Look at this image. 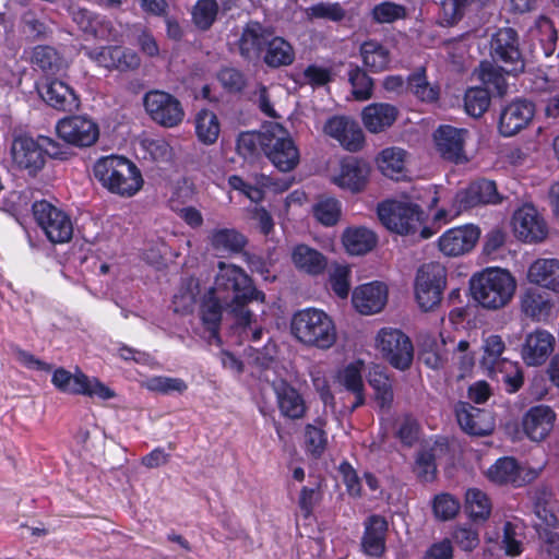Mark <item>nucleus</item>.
Here are the masks:
<instances>
[{"instance_id":"nucleus-1","label":"nucleus","mask_w":559,"mask_h":559,"mask_svg":"<svg viewBox=\"0 0 559 559\" xmlns=\"http://www.w3.org/2000/svg\"><path fill=\"white\" fill-rule=\"evenodd\" d=\"M211 289L231 307V311L237 316V323L242 326L250 325L253 317L245 307L253 300L264 301L265 298L264 293L257 289L252 278L242 267L223 261L217 264L214 287Z\"/></svg>"},{"instance_id":"nucleus-2","label":"nucleus","mask_w":559,"mask_h":559,"mask_svg":"<svg viewBox=\"0 0 559 559\" xmlns=\"http://www.w3.org/2000/svg\"><path fill=\"white\" fill-rule=\"evenodd\" d=\"M516 289V281L510 271L500 267H486L469 278V293L473 300L487 310L506 307Z\"/></svg>"},{"instance_id":"nucleus-3","label":"nucleus","mask_w":559,"mask_h":559,"mask_svg":"<svg viewBox=\"0 0 559 559\" xmlns=\"http://www.w3.org/2000/svg\"><path fill=\"white\" fill-rule=\"evenodd\" d=\"M93 173L104 188L123 198L135 195L144 183L139 167L124 156L100 157L94 164Z\"/></svg>"},{"instance_id":"nucleus-4","label":"nucleus","mask_w":559,"mask_h":559,"mask_svg":"<svg viewBox=\"0 0 559 559\" xmlns=\"http://www.w3.org/2000/svg\"><path fill=\"white\" fill-rule=\"evenodd\" d=\"M10 153L13 166L33 178L44 169L48 158L62 159L64 155L63 146L56 140L25 133L13 138Z\"/></svg>"},{"instance_id":"nucleus-5","label":"nucleus","mask_w":559,"mask_h":559,"mask_svg":"<svg viewBox=\"0 0 559 559\" xmlns=\"http://www.w3.org/2000/svg\"><path fill=\"white\" fill-rule=\"evenodd\" d=\"M377 212L383 226L399 235H414L419 231L423 239H428L436 233L424 225L428 213L418 204L386 200L379 203Z\"/></svg>"},{"instance_id":"nucleus-6","label":"nucleus","mask_w":559,"mask_h":559,"mask_svg":"<svg viewBox=\"0 0 559 559\" xmlns=\"http://www.w3.org/2000/svg\"><path fill=\"white\" fill-rule=\"evenodd\" d=\"M290 331L300 343L320 349H328L336 342L334 322L323 310L314 308L294 313Z\"/></svg>"},{"instance_id":"nucleus-7","label":"nucleus","mask_w":559,"mask_h":559,"mask_svg":"<svg viewBox=\"0 0 559 559\" xmlns=\"http://www.w3.org/2000/svg\"><path fill=\"white\" fill-rule=\"evenodd\" d=\"M502 201L493 180L486 178L472 181L467 188L455 193L452 209L440 207L432 216L433 223L444 224L450 218L457 216L461 212L476 207L481 204H499Z\"/></svg>"},{"instance_id":"nucleus-8","label":"nucleus","mask_w":559,"mask_h":559,"mask_svg":"<svg viewBox=\"0 0 559 559\" xmlns=\"http://www.w3.org/2000/svg\"><path fill=\"white\" fill-rule=\"evenodd\" d=\"M33 217L47 240L52 245L69 242L73 237V223L70 215L55 204L46 201H35Z\"/></svg>"},{"instance_id":"nucleus-9","label":"nucleus","mask_w":559,"mask_h":559,"mask_svg":"<svg viewBox=\"0 0 559 559\" xmlns=\"http://www.w3.org/2000/svg\"><path fill=\"white\" fill-rule=\"evenodd\" d=\"M51 383L59 392L66 394L97 397L102 401L116 396V392L98 378H91L80 370L71 373L66 368L59 367L52 373Z\"/></svg>"},{"instance_id":"nucleus-10","label":"nucleus","mask_w":559,"mask_h":559,"mask_svg":"<svg viewBox=\"0 0 559 559\" xmlns=\"http://www.w3.org/2000/svg\"><path fill=\"white\" fill-rule=\"evenodd\" d=\"M447 286V269L439 262L423 264L415 278V297L424 311L440 305Z\"/></svg>"},{"instance_id":"nucleus-11","label":"nucleus","mask_w":559,"mask_h":559,"mask_svg":"<svg viewBox=\"0 0 559 559\" xmlns=\"http://www.w3.org/2000/svg\"><path fill=\"white\" fill-rule=\"evenodd\" d=\"M382 358L394 369L406 371L414 360V346L408 335L393 328H382L376 337Z\"/></svg>"},{"instance_id":"nucleus-12","label":"nucleus","mask_w":559,"mask_h":559,"mask_svg":"<svg viewBox=\"0 0 559 559\" xmlns=\"http://www.w3.org/2000/svg\"><path fill=\"white\" fill-rule=\"evenodd\" d=\"M265 141L263 153L280 171H290L298 165L299 150L283 127L272 126Z\"/></svg>"},{"instance_id":"nucleus-13","label":"nucleus","mask_w":559,"mask_h":559,"mask_svg":"<svg viewBox=\"0 0 559 559\" xmlns=\"http://www.w3.org/2000/svg\"><path fill=\"white\" fill-rule=\"evenodd\" d=\"M56 131L62 141L79 148L93 146L100 135L98 123L84 115L60 119L56 124Z\"/></svg>"},{"instance_id":"nucleus-14","label":"nucleus","mask_w":559,"mask_h":559,"mask_svg":"<svg viewBox=\"0 0 559 559\" xmlns=\"http://www.w3.org/2000/svg\"><path fill=\"white\" fill-rule=\"evenodd\" d=\"M143 104L151 119L162 127L173 128L183 120L181 103L167 92L150 91L144 95Z\"/></svg>"},{"instance_id":"nucleus-15","label":"nucleus","mask_w":559,"mask_h":559,"mask_svg":"<svg viewBox=\"0 0 559 559\" xmlns=\"http://www.w3.org/2000/svg\"><path fill=\"white\" fill-rule=\"evenodd\" d=\"M84 53L98 66L119 72L134 71L141 64L134 50L120 45L84 48Z\"/></svg>"},{"instance_id":"nucleus-16","label":"nucleus","mask_w":559,"mask_h":559,"mask_svg":"<svg viewBox=\"0 0 559 559\" xmlns=\"http://www.w3.org/2000/svg\"><path fill=\"white\" fill-rule=\"evenodd\" d=\"M513 230L516 238L526 243H538L546 239L548 227L532 204H524L513 214Z\"/></svg>"},{"instance_id":"nucleus-17","label":"nucleus","mask_w":559,"mask_h":559,"mask_svg":"<svg viewBox=\"0 0 559 559\" xmlns=\"http://www.w3.org/2000/svg\"><path fill=\"white\" fill-rule=\"evenodd\" d=\"M468 131L450 124H441L433 132V141L440 156L448 162L462 164L467 160L465 140Z\"/></svg>"},{"instance_id":"nucleus-18","label":"nucleus","mask_w":559,"mask_h":559,"mask_svg":"<svg viewBox=\"0 0 559 559\" xmlns=\"http://www.w3.org/2000/svg\"><path fill=\"white\" fill-rule=\"evenodd\" d=\"M535 116V104L525 98H515L502 108L499 117V132L512 136L526 128Z\"/></svg>"},{"instance_id":"nucleus-19","label":"nucleus","mask_w":559,"mask_h":559,"mask_svg":"<svg viewBox=\"0 0 559 559\" xmlns=\"http://www.w3.org/2000/svg\"><path fill=\"white\" fill-rule=\"evenodd\" d=\"M455 416L461 429L471 436H488L495 429V418L490 411L478 408L467 402H459Z\"/></svg>"},{"instance_id":"nucleus-20","label":"nucleus","mask_w":559,"mask_h":559,"mask_svg":"<svg viewBox=\"0 0 559 559\" xmlns=\"http://www.w3.org/2000/svg\"><path fill=\"white\" fill-rule=\"evenodd\" d=\"M479 235V228L474 225L453 227L439 237L438 246L448 257L463 255L475 247Z\"/></svg>"},{"instance_id":"nucleus-21","label":"nucleus","mask_w":559,"mask_h":559,"mask_svg":"<svg viewBox=\"0 0 559 559\" xmlns=\"http://www.w3.org/2000/svg\"><path fill=\"white\" fill-rule=\"evenodd\" d=\"M556 417L555 411L548 405L532 406L522 417V430L530 440L540 442L552 430Z\"/></svg>"},{"instance_id":"nucleus-22","label":"nucleus","mask_w":559,"mask_h":559,"mask_svg":"<svg viewBox=\"0 0 559 559\" xmlns=\"http://www.w3.org/2000/svg\"><path fill=\"white\" fill-rule=\"evenodd\" d=\"M325 134L338 141L349 152H358L365 143V135L360 127L343 116L329 118L323 128Z\"/></svg>"},{"instance_id":"nucleus-23","label":"nucleus","mask_w":559,"mask_h":559,"mask_svg":"<svg viewBox=\"0 0 559 559\" xmlns=\"http://www.w3.org/2000/svg\"><path fill=\"white\" fill-rule=\"evenodd\" d=\"M555 336L544 329L528 333L521 348V356L527 366H542L555 349Z\"/></svg>"},{"instance_id":"nucleus-24","label":"nucleus","mask_w":559,"mask_h":559,"mask_svg":"<svg viewBox=\"0 0 559 559\" xmlns=\"http://www.w3.org/2000/svg\"><path fill=\"white\" fill-rule=\"evenodd\" d=\"M386 301L388 287L384 283L378 281L356 287L352 296L355 309L366 316L380 312Z\"/></svg>"},{"instance_id":"nucleus-25","label":"nucleus","mask_w":559,"mask_h":559,"mask_svg":"<svg viewBox=\"0 0 559 559\" xmlns=\"http://www.w3.org/2000/svg\"><path fill=\"white\" fill-rule=\"evenodd\" d=\"M274 392L278 411L283 417L290 420L305 418L308 405L298 389L283 380L274 386Z\"/></svg>"},{"instance_id":"nucleus-26","label":"nucleus","mask_w":559,"mask_h":559,"mask_svg":"<svg viewBox=\"0 0 559 559\" xmlns=\"http://www.w3.org/2000/svg\"><path fill=\"white\" fill-rule=\"evenodd\" d=\"M552 309L554 301L550 296L537 287H528L520 296V310L533 322H547Z\"/></svg>"},{"instance_id":"nucleus-27","label":"nucleus","mask_w":559,"mask_h":559,"mask_svg":"<svg viewBox=\"0 0 559 559\" xmlns=\"http://www.w3.org/2000/svg\"><path fill=\"white\" fill-rule=\"evenodd\" d=\"M369 175L370 166L366 160L357 157L344 158L335 183L353 193H358L366 188Z\"/></svg>"},{"instance_id":"nucleus-28","label":"nucleus","mask_w":559,"mask_h":559,"mask_svg":"<svg viewBox=\"0 0 559 559\" xmlns=\"http://www.w3.org/2000/svg\"><path fill=\"white\" fill-rule=\"evenodd\" d=\"M519 37H491V57L503 64L507 74H516L524 70L525 63L519 48Z\"/></svg>"},{"instance_id":"nucleus-29","label":"nucleus","mask_w":559,"mask_h":559,"mask_svg":"<svg viewBox=\"0 0 559 559\" xmlns=\"http://www.w3.org/2000/svg\"><path fill=\"white\" fill-rule=\"evenodd\" d=\"M388 527V521L380 514H372L366 519L361 537V548L366 555L377 558L384 555Z\"/></svg>"},{"instance_id":"nucleus-30","label":"nucleus","mask_w":559,"mask_h":559,"mask_svg":"<svg viewBox=\"0 0 559 559\" xmlns=\"http://www.w3.org/2000/svg\"><path fill=\"white\" fill-rule=\"evenodd\" d=\"M224 305L215 290L210 289L200 305L202 325L209 332V343L222 344L219 335Z\"/></svg>"},{"instance_id":"nucleus-31","label":"nucleus","mask_w":559,"mask_h":559,"mask_svg":"<svg viewBox=\"0 0 559 559\" xmlns=\"http://www.w3.org/2000/svg\"><path fill=\"white\" fill-rule=\"evenodd\" d=\"M531 284L559 294V260L556 258H538L527 270Z\"/></svg>"},{"instance_id":"nucleus-32","label":"nucleus","mask_w":559,"mask_h":559,"mask_svg":"<svg viewBox=\"0 0 559 559\" xmlns=\"http://www.w3.org/2000/svg\"><path fill=\"white\" fill-rule=\"evenodd\" d=\"M41 97L50 107L57 110L72 111L80 106V98L74 90L58 79L47 82Z\"/></svg>"},{"instance_id":"nucleus-33","label":"nucleus","mask_w":559,"mask_h":559,"mask_svg":"<svg viewBox=\"0 0 559 559\" xmlns=\"http://www.w3.org/2000/svg\"><path fill=\"white\" fill-rule=\"evenodd\" d=\"M399 115L394 105L386 103H373L361 111V120L365 128L371 133H379L391 127Z\"/></svg>"},{"instance_id":"nucleus-34","label":"nucleus","mask_w":559,"mask_h":559,"mask_svg":"<svg viewBox=\"0 0 559 559\" xmlns=\"http://www.w3.org/2000/svg\"><path fill=\"white\" fill-rule=\"evenodd\" d=\"M292 261L297 270L312 276L323 274L328 267L326 257L306 243H298L293 248Z\"/></svg>"},{"instance_id":"nucleus-35","label":"nucleus","mask_w":559,"mask_h":559,"mask_svg":"<svg viewBox=\"0 0 559 559\" xmlns=\"http://www.w3.org/2000/svg\"><path fill=\"white\" fill-rule=\"evenodd\" d=\"M522 468L512 456L498 459L487 471V477L497 485H511L521 487L524 484L521 477Z\"/></svg>"},{"instance_id":"nucleus-36","label":"nucleus","mask_w":559,"mask_h":559,"mask_svg":"<svg viewBox=\"0 0 559 559\" xmlns=\"http://www.w3.org/2000/svg\"><path fill=\"white\" fill-rule=\"evenodd\" d=\"M378 242L377 235L367 227H347L342 234V243L352 255L370 252Z\"/></svg>"},{"instance_id":"nucleus-37","label":"nucleus","mask_w":559,"mask_h":559,"mask_svg":"<svg viewBox=\"0 0 559 559\" xmlns=\"http://www.w3.org/2000/svg\"><path fill=\"white\" fill-rule=\"evenodd\" d=\"M31 61L47 76L57 75L68 68L66 58L56 48L47 45L34 47Z\"/></svg>"},{"instance_id":"nucleus-38","label":"nucleus","mask_w":559,"mask_h":559,"mask_svg":"<svg viewBox=\"0 0 559 559\" xmlns=\"http://www.w3.org/2000/svg\"><path fill=\"white\" fill-rule=\"evenodd\" d=\"M213 250L228 254L241 253L247 243V237L235 228H216L209 236Z\"/></svg>"},{"instance_id":"nucleus-39","label":"nucleus","mask_w":559,"mask_h":559,"mask_svg":"<svg viewBox=\"0 0 559 559\" xmlns=\"http://www.w3.org/2000/svg\"><path fill=\"white\" fill-rule=\"evenodd\" d=\"M295 60V50L285 37H271L265 40L263 61L270 68L289 66Z\"/></svg>"},{"instance_id":"nucleus-40","label":"nucleus","mask_w":559,"mask_h":559,"mask_svg":"<svg viewBox=\"0 0 559 559\" xmlns=\"http://www.w3.org/2000/svg\"><path fill=\"white\" fill-rule=\"evenodd\" d=\"M360 56L364 66L373 73L389 69L391 62L390 50L374 39H369L360 45Z\"/></svg>"},{"instance_id":"nucleus-41","label":"nucleus","mask_w":559,"mask_h":559,"mask_svg":"<svg viewBox=\"0 0 559 559\" xmlns=\"http://www.w3.org/2000/svg\"><path fill=\"white\" fill-rule=\"evenodd\" d=\"M312 216L324 227L335 226L342 216V203L334 197L321 195L311 210Z\"/></svg>"},{"instance_id":"nucleus-42","label":"nucleus","mask_w":559,"mask_h":559,"mask_svg":"<svg viewBox=\"0 0 559 559\" xmlns=\"http://www.w3.org/2000/svg\"><path fill=\"white\" fill-rule=\"evenodd\" d=\"M406 152L400 147H386L377 158L381 173L391 179H400L405 170Z\"/></svg>"},{"instance_id":"nucleus-43","label":"nucleus","mask_w":559,"mask_h":559,"mask_svg":"<svg viewBox=\"0 0 559 559\" xmlns=\"http://www.w3.org/2000/svg\"><path fill=\"white\" fill-rule=\"evenodd\" d=\"M34 193L32 188L7 192L1 201L2 210L13 216L24 215L28 210L33 212V204L37 201Z\"/></svg>"},{"instance_id":"nucleus-44","label":"nucleus","mask_w":559,"mask_h":559,"mask_svg":"<svg viewBox=\"0 0 559 559\" xmlns=\"http://www.w3.org/2000/svg\"><path fill=\"white\" fill-rule=\"evenodd\" d=\"M491 500L478 488H469L465 493V512L473 521H486L491 514Z\"/></svg>"},{"instance_id":"nucleus-45","label":"nucleus","mask_w":559,"mask_h":559,"mask_svg":"<svg viewBox=\"0 0 559 559\" xmlns=\"http://www.w3.org/2000/svg\"><path fill=\"white\" fill-rule=\"evenodd\" d=\"M368 383L374 391V400L379 407H391L394 393L390 377L383 370L376 368L369 372Z\"/></svg>"},{"instance_id":"nucleus-46","label":"nucleus","mask_w":559,"mask_h":559,"mask_svg":"<svg viewBox=\"0 0 559 559\" xmlns=\"http://www.w3.org/2000/svg\"><path fill=\"white\" fill-rule=\"evenodd\" d=\"M221 132L217 116L209 109H202L195 117V133L200 142L210 145L216 142Z\"/></svg>"},{"instance_id":"nucleus-47","label":"nucleus","mask_w":559,"mask_h":559,"mask_svg":"<svg viewBox=\"0 0 559 559\" xmlns=\"http://www.w3.org/2000/svg\"><path fill=\"white\" fill-rule=\"evenodd\" d=\"M314 424H307L305 427V444L307 452L314 459H319L324 453L328 445V435L323 429L324 421L320 418Z\"/></svg>"},{"instance_id":"nucleus-48","label":"nucleus","mask_w":559,"mask_h":559,"mask_svg":"<svg viewBox=\"0 0 559 559\" xmlns=\"http://www.w3.org/2000/svg\"><path fill=\"white\" fill-rule=\"evenodd\" d=\"M497 381L501 382L508 393L518 392L524 384V373L519 362L511 360H503L500 366H497L496 372Z\"/></svg>"},{"instance_id":"nucleus-49","label":"nucleus","mask_w":559,"mask_h":559,"mask_svg":"<svg viewBox=\"0 0 559 559\" xmlns=\"http://www.w3.org/2000/svg\"><path fill=\"white\" fill-rule=\"evenodd\" d=\"M270 134V128L263 132H241L236 142L237 153L243 158H251L263 152V142Z\"/></svg>"},{"instance_id":"nucleus-50","label":"nucleus","mask_w":559,"mask_h":559,"mask_svg":"<svg viewBox=\"0 0 559 559\" xmlns=\"http://www.w3.org/2000/svg\"><path fill=\"white\" fill-rule=\"evenodd\" d=\"M506 349V344L500 335H489L484 341V355L481 358V365L489 372H496L497 366H500L504 359L501 358L502 353Z\"/></svg>"},{"instance_id":"nucleus-51","label":"nucleus","mask_w":559,"mask_h":559,"mask_svg":"<svg viewBox=\"0 0 559 559\" xmlns=\"http://www.w3.org/2000/svg\"><path fill=\"white\" fill-rule=\"evenodd\" d=\"M490 105V94L484 87H471L464 95L465 111L475 118L483 116Z\"/></svg>"},{"instance_id":"nucleus-52","label":"nucleus","mask_w":559,"mask_h":559,"mask_svg":"<svg viewBox=\"0 0 559 559\" xmlns=\"http://www.w3.org/2000/svg\"><path fill=\"white\" fill-rule=\"evenodd\" d=\"M461 509L457 498L449 492H441L433 497L432 512L437 520L449 521L456 516Z\"/></svg>"},{"instance_id":"nucleus-53","label":"nucleus","mask_w":559,"mask_h":559,"mask_svg":"<svg viewBox=\"0 0 559 559\" xmlns=\"http://www.w3.org/2000/svg\"><path fill=\"white\" fill-rule=\"evenodd\" d=\"M218 13L216 0H198L192 10V21L201 31L209 29Z\"/></svg>"},{"instance_id":"nucleus-54","label":"nucleus","mask_w":559,"mask_h":559,"mask_svg":"<svg viewBox=\"0 0 559 559\" xmlns=\"http://www.w3.org/2000/svg\"><path fill=\"white\" fill-rule=\"evenodd\" d=\"M348 80L353 86V95L356 100H367L372 96L373 81L367 72L358 66L350 68Z\"/></svg>"},{"instance_id":"nucleus-55","label":"nucleus","mask_w":559,"mask_h":559,"mask_svg":"<svg viewBox=\"0 0 559 559\" xmlns=\"http://www.w3.org/2000/svg\"><path fill=\"white\" fill-rule=\"evenodd\" d=\"M306 15L310 21L341 22L345 17L346 11L338 2H319L307 8Z\"/></svg>"},{"instance_id":"nucleus-56","label":"nucleus","mask_w":559,"mask_h":559,"mask_svg":"<svg viewBox=\"0 0 559 559\" xmlns=\"http://www.w3.org/2000/svg\"><path fill=\"white\" fill-rule=\"evenodd\" d=\"M352 270L346 264H336L329 275L331 290L338 298H347L350 290Z\"/></svg>"},{"instance_id":"nucleus-57","label":"nucleus","mask_w":559,"mask_h":559,"mask_svg":"<svg viewBox=\"0 0 559 559\" xmlns=\"http://www.w3.org/2000/svg\"><path fill=\"white\" fill-rule=\"evenodd\" d=\"M414 472L421 483H431L436 479V455L431 450H424L417 453Z\"/></svg>"},{"instance_id":"nucleus-58","label":"nucleus","mask_w":559,"mask_h":559,"mask_svg":"<svg viewBox=\"0 0 559 559\" xmlns=\"http://www.w3.org/2000/svg\"><path fill=\"white\" fill-rule=\"evenodd\" d=\"M503 67H495L488 61L480 63L479 79L487 86H492L499 96H503L507 93L508 84L501 73Z\"/></svg>"},{"instance_id":"nucleus-59","label":"nucleus","mask_w":559,"mask_h":559,"mask_svg":"<svg viewBox=\"0 0 559 559\" xmlns=\"http://www.w3.org/2000/svg\"><path fill=\"white\" fill-rule=\"evenodd\" d=\"M372 17L378 23H393L406 16V8L402 4L383 1L372 9Z\"/></svg>"},{"instance_id":"nucleus-60","label":"nucleus","mask_w":559,"mask_h":559,"mask_svg":"<svg viewBox=\"0 0 559 559\" xmlns=\"http://www.w3.org/2000/svg\"><path fill=\"white\" fill-rule=\"evenodd\" d=\"M409 203L420 205V209L429 214L431 210H433L440 198L438 195V189L433 185H428L426 187H414L409 193Z\"/></svg>"},{"instance_id":"nucleus-61","label":"nucleus","mask_w":559,"mask_h":559,"mask_svg":"<svg viewBox=\"0 0 559 559\" xmlns=\"http://www.w3.org/2000/svg\"><path fill=\"white\" fill-rule=\"evenodd\" d=\"M217 80L228 93H241L247 85L245 74L231 67L222 68L217 73Z\"/></svg>"},{"instance_id":"nucleus-62","label":"nucleus","mask_w":559,"mask_h":559,"mask_svg":"<svg viewBox=\"0 0 559 559\" xmlns=\"http://www.w3.org/2000/svg\"><path fill=\"white\" fill-rule=\"evenodd\" d=\"M266 38L267 37H239L238 48L241 57L247 61L260 59L263 56Z\"/></svg>"},{"instance_id":"nucleus-63","label":"nucleus","mask_w":559,"mask_h":559,"mask_svg":"<svg viewBox=\"0 0 559 559\" xmlns=\"http://www.w3.org/2000/svg\"><path fill=\"white\" fill-rule=\"evenodd\" d=\"M143 145L151 158L156 163L169 162L173 158V147L163 138L147 139Z\"/></svg>"},{"instance_id":"nucleus-64","label":"nucleus","mask_w":559,"mask_h":559,"mask_svg":"<svg viewBox=\"0 0 559 559\" xmlns=\"http://www.w3.org/2000/svg\"><path fill=\"white\" fill-rule=\"evenodd\" d=\"M360 365L361 362H350L340 373L342 384L349 392L359 391L365 388Z\"/></svg>"}]
</instances>
